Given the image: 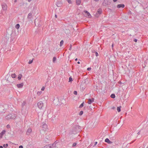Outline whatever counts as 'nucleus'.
Here are the masks:
<instances>
[{"instance_id": "f257e3e1", "label": "nucleus", "mask_w": 148, "mask_h": 148, "mask_svg": "<svg viewBox=\"0 0 148 148\" xmlns=\"http://www.w3.org/2000/svg\"><path fill=\"white\" fill-rule=\"evenodd\" d=\"M81 130V127L78 125H75L70 132L71 134H77L80 132Z\"/></svg>"}, {"instance_id": "f03ea898", "label": "nucleus", "mask_w": 148, "mask_h": 148, "mask_svg": "<svg viewBox=\"0 0 148 148\" xmlns=\"http://www.w3.org/2000/svg\"><path fill=\"white\" fill-rule=\"evenodd\" d=\"M16 116L17 115L14 114H10L6 116V118L8 120L10 119H14Z\"/></svg>"}, {"instance_id": "7ed1b4c3", "label": "nucleus", "mask_w": 148, "mask_h": 148, "mask_svg": "<svg viewBox=\"0 0 148 148\" xmlns=\"http://www.w3.org/2000/svg\"><path fill=\"white\" fill-rule=\"evenodd\" d=\"M11 35V34H9L7 32H6V33L5 35V42L6 43L8 41L9 39V38H10Z\"/></svg>"}, {"instance_id": "20e7f679", "label": "nucleus", "mask_w": 148, "mask_h": 148, "mask_svg": "<svg viewBox=\"0 0 148 148\" xmlns=\"http://www.w3.org/2000/svg\"><path fill=\"white\" fill-rule=\"evenodd\" d=\"M102 10L101 9L99 8L98 9L96 13L95 14L96 17H98L99 15L101 14Z\"/></svg>"}, {"instance_id": "39448f33", "label": "nucleus", "mask_w": 148, "mask_h": 148, "mask_svg": "<svg viewBox=\"0 0 148 148\" xmlns=\"http://www.w3.org/2000/svg\"><path fill=\"white\" fill-rule=\"evenodd\" d=\"M7 81H9V82L11 83H13L14 82V84H15L14 83L15 82V79L13 78H12L11 77H10V76H9L8 78Z\"/></svg>"}, {"instance_id": "423d86ee", "label": "nucleus", "mask_w": 148, "mask_h": 148, "mask_svg": "<svg viewBox=\"0 0 148 148\" xmlns=\"http://www.w3.org/2000/svg\"><path fill=\"white\" fill-rule=\"evenodd\" d=\"M16 37V36L15 34H14L13 33H12L11 34V36L10 37V42H13V41L15 38V37Z\"/></svg>"}, {"instance_id": "0eeeda50", "label": "nucleus", "mask_w": 148, "mask_h": 148, "mask_svg": "<svg viewBox=\"0 0 148 148\" xmlns=\"http://www.w3.org/2000/svg\"><path fill=\"white\" fill-rule=\"evenodd\" d=\"M38 107L40 109H42L43 106V103L42 101H40L37 103Z\"/></svg>"}, {"instance_id": "6e6552de", "label": "nucleus", "mask_w": 148, "mask_h": 148, "mask_svg": "<svg viewBox=\"0 0 148 148\" xmlns=\"http://www.w3.org/2000/svg\"><path fill=\"white\" fill-rule=\"evenodd\" d=\"M41 126L43 128V130H45L47 129V125L45 123H42L41 124Z\"/></svg>"}, {"instance_id": "1a4fd4ad", "label": "nucleus", "mask_w": 148, "mask_h": 148, "mask_svg": "<svg viewBox=\"0 0 148 148\" xmlns=\"http://www.w3.org/2000/svg\"><path fill=\"white\" fill-rule=\"evenodd\" d=\"M56 5L58 7H60L62 5L63 3L61 1H58Z\"/></svg>"}, {"instance_id": "9d476101", "label": "nucleus", "mask_w": 148, "mask_h": 148, "mask_svg": "<svg viewBox=\"0 0 148 148\" xmlns=\"http://www.w3.org/2000/svg\"><path fill=\"white\" fill-rule=\"evenodd\" d=\"M104 3H105V4H103L104 5L110 4V1L109 0H104L103 1V3L104 4Z\"/></svg>"}, {"instance_id": "9b49d317", "label": "nucleus", "mask_w": 148, "mask_h": 148, "mask_svg": "<svg viewBox=\"0 0 148 148\" xmlns=\"http://www.w3.org/2000/svg\"><path fill=\"white\" fill-rule=\"evenodd\" d=\"M8 75L10 76V75H11V76H10V77H12V78H13L14 79V78H15L16 77V75L15 73L10 74V72H9L8 74V75H7V76H8Z\"/></svg>"}, {"instance_id": "f8f14e48", "label": "nucleus", "mask_w": 148, "mask_h": 148, "mask_svg": "<svg viewBox=\"0 0 148 148\" xmlns=\"http://www.w3.org/2000/svg\"><path fill=\"white\" fill-rule=\"evenodd\" d=\"M84 12L86 14V16H87L89 18H90L91 17V16L90 14L88 11L86 10H84Z\"/></svg>"}, {"instance_id": "ddd939ff", "label": "nucleus", "mask_w": 148, "mask_h": 148, "mask_svg": "<svg viewBox=\"0 0 148 148\" xmlns=\"http://www.w3.org/2000/svg\"><path fill=\"white\" fill-rule=\"evenodd\" d=\"M94 98H92L91 99H88V101L87 103L88 104H90L92 103L94 101Z\"/></svg>"}, {"instance_id": "4468645a", "label": "nucleus", "mask_w": 148, "mask_h": 148, "mask_svg": "<svg viewBox=\"0 0 148 148\" xmlns=\"http://www.w3.org/2000/svg\"><path fill=\"white\" fill-rule=\"evenodd\" d=\"M24 83H22L21 84H18L16 85L17 87L18 88H22L23 86Z\"/></svg>"}, {"instance_id": "2eb2a0df", "label": "nucleus", "mask_w": 148, "mask_h": 148, "mask_svg": "<svg viewBox=\"0 0 148 148\" xmlns=\"http://www.w3.org/2000/svg\"><path fill=\"white\" fill-rule=\"evenodd\" d=\"M32 130L31 129V128H29L27 132H26V134L27 135H29L30 134V133L32 132Z\"/></svg>"}, {"instance_id": "dca6fc26", "label": "nucleus", "mask_w": 148, "mask_h": 148, "mask_svg": "<svg viewBox=\"0 0 148 148\" xmlns=\"http://www.w3.org/2000/svg\"><path fill=\"white\" fill-rule=\"evenodd\" d=\"M2 7L4 10H5L7 9V5L5 4H4L2 5Z\"/></svg>"}, {"instance_id": "f3484780", "label": "nucleus", "mask_w": 148, "mask_h": 148, "mask_svg": "<svg viewBox=\"0 0 148 148\" xmlns=\"http://www.w3.org/2000/svg\"><path fill=\"white\" fill-rule=\"evenodd\" d=\"M5 130H3L0 133V138H1L2 137L3 135L5 133Z\"/></svg>"}, {"instance_id": "a211bd4d", "label": "nucleus", "mask_w": 148, "mask_h": 148, "mask_svg": "<svg viewBox=\"0 0 148 148\" xmlns=\"http://www.w3.org/2000/svg\"><path fill=\"white\" fill-rule=\"evenodd\" d=\"M105 141L108 144H112V142L110 141L108 138H106L105 139Z\"/></svg>"}, {"instance_id": "6ab92c4d", "label": "nucleus", "mask_w": 148, "mask_h": 148, "mask_svg": "<svg viewBox=\"0 0 148 148\" xmlns=\"http://www.w3.org/2000/svg\"><path fill=\"white\" fill-rule=\"evenodd\" d=\"M117 7L119 8H123L125 7V5L123 4H118L117 5Z\"/></svg>"}, {"instance_id": "aec40b11", "label": "nucleus", "mask_w": 148, "mask_h": 148, "mask_svg": "<svg viewBox=\"0 0 148 148\" xmlns=\"http://www.w3.org/2000/svg\"><path fill=\"white\" fill-rule=\"evenodd\" d=\"M50 145H51L52 148H55L56 147V142L53 144H50Z\"/></svg>"}, {"instance_id": "412c9836", "label": "nucleus", "mask_w": 148, "mask_h": 148, "mask_svg": "<svg viewBox=\"0 0 148 148\" xmlns=\"http://www.w3.org/2000/svg\"><path fill=\"white\" fill-rule=\"evenodd\" d=\"M50 145V144L46 145L44 146L43 148H52L51 145Z\"/></svg>"}, {"instance_id": "4be33fe9", "label": "nucleus", "mask_w": 148, "mask_h": 148, "mask_svg": "<svg viewBox=\"0 0 148 148\" xmlns=\"http://www.w3.org/2000/svg\"><path fill=\"white\" fill-rule=\"evenodd\" d=\"M4 106L3 105H0V112H3L1 110H4Z\"/></svg>"}, {"instance_id": "5701e85b", "label": "nucleus", "mask_w": 148, "mask_h": 148, "mask_svg": "<svg viewBox=\"0 0 148 148\" xmlns=\"http://www.w3.org/2000/svg\"><path fill=\"white\" fill-rule=\"evenodd\" d=\"M81 3V0H76V5H79Z\"/></svg>"}, {"instance_id": "b1692460", "label": "nucleus", "mask_w": 148, "mask_h": 148, "mask_svg": "<svg viewBox=\"0 0 148 148\" xmlns=\"http://www.w3.org/2000/svg\"><path fill=\"white\" fill-rule=\"evenodd\" d=\"M64 30L65 33L66 34H68L70 32V30L69 29H66V28L64 29Z\"/></svg>"}, {"instance_id": "393cba45", "label": "nucleus", "mask_w": 148, "mask_h": 148, "mask_svg": "<svg viewBox=\"0 0 148 148\" xmlns=\"http://www.w3.org/2000/svg\"><path fill=\"white\" fill-rule=\"evenodd\" d=\"M22 76V75L21 74H20L18 75V78L19 80H20L21 79Z\"/></svg>"}, {"instance_id": "a878e982", "label": "nucleus", "mask_w": 148, "mask_h": 148, "mask_svg": "<svg viewBox=\"0 0 148 148\" xmlns=\"http://www.w3.org/2000/svg\"><path fill=\"white\" fill-rule=\"evenodd\" d=\"M121 106H119V107H117V110L118 112H120L121 111Z\"/></svg>"}, {"instance_id": "bb28decb", "label": "nucleus", "mask_w": 148, "mask_h": 148, "mask_svg": "<svg viewBox=\"0 0 148 148\" xmlns=\"http://www.w3.org/2000/svg\"><path fill=\"white\" fill-rule=\"evenodd\" d=\"M20 26L19 24H17L15 26V27L17 29H18L20 27Z\"/></svg>"}, {"instance_id": "cd10ccee", "label": "nucleus", "mask_w": 148, "mask_h": 148, "mask_svg": "<svg viewBox=\"0 0 148 148\" xmlns=\"http://www.w3.org/2000/svg\"><path fill=\"white\" fill-rule=\"evenodd\" d=\"M110 97L112 98H114L115 97V94L114 93L110 95Z\"/></svg>"}, {"instance_id": "c85d7f7f", "label": "nucleus", "mask_w": 148, "mask_h": 148, "mask_svg": "<svg viewBox=\"0 0 148 148\" xmlns=\"http://www.w3.org/2000/svg\"><path fill=\"white\" fill-rule=\"evenodd\" d=\"M84 102L83 101L79 106V108H82L84 106Z\"/></svg>"}, {"instance_id": "c756f323", "label": "nucleus", "mask_w": 148, "mask_h": 148, "mask_svg": "<svg viewBox=\"0 0 148 148\" xmlns=\"http://www.w3.org/2000/svg\"><path fill=\"white\" fill-rule=\"evenodd\" d=\"M32 16V14L31 13H29L28 14L27 16V18H31Z\"/></svg>"}, {"instance_id": "7c9ffc66", "label": "nucleus", "mask_w": 148, "mask_h": 148, "mask_svg": "<svg viewBox=\"0 0 148 148\" xmlns=\"http://www.w3.org/2000/svg\"><path fill=\"white\" fill-rule=\"evenodd\" d=\"M56 60V57L55 56L53 57V62H55Z\"/></svg>"}, {"instance_id": "2f4dec72", "label": "nucleus", "mask_w": 148, "mask_h": 148, "mask_svg": "<svg viewBox=\"0 0 148 148\" xmlns=\"http://www.w3.org/2000/svg\"><path fill=\"white\" fill-rule=\"evenodd\" d=\"M63 43H64V41L63 40H62L60 42V47H61L62 46Z\"/></svg>"}, {"instance_id": "473e14b6", "label": "nucleus", "mask_w": 148, "mask_h": 148, "mask_svg": "<svg viewBox=\"0 0 148 148\" xmlns=\"http://www.w3.org/2000/svg\"><path fill=\"white\" fill-rule=\"evenodd\" d=\"M26 102L25 101H23L22 104V106L23 107L25 105Z\"/></svg>"}, {"instance_id": "72a5a7b5", "label": "nucleus", "mask_w": 148, "mask_h": 148, "mask_svg": "<svg viewBox=\"0 0 148 148\" xmlns=\"http://www.w3.org/2000/svg\"><path fill=\"white\" fill-rule=\"evenodd\" d=\"M8 146V144H4L3 145V147L5 148H6Z\"/></svg>"}, {"instance_id": "f704fd0d", "label": "nucleus", "mask_w": 148, "mask_h": 148, "mask_svg": "<svg viewBox=\"0 0 148 148\" xmlns=\"http://www.w3.org/2000/svg\"><path fill=\"white\" fill-rule=\"evenodd\" d=\"M72 81H73L72 78L71 77H70L69 78V82H71Z\"/></svg>"}, {"instance_id": "c9c22d12", "label": "nucleus", "mask_w": 148, "mask_h": 148, "mask_svg": "<svg viewBox=\"0 0 148 148\" xmlns=\"http://www.w3.org/2000/svg\"><path fill=\"white\" fill-rule=\"evenodd\" d=\"M42 93V92L41 91H38V92L37 93V94L38 95H40V94H41Z\"/></svg>"}, {"instance_id": "e433bc0d", "label": "nucleus", "mask_w": 148, "mask_h": 148, "mask_svg": "<svg viewBox=\"0 0 148 148\" xmlns=\"http://www.w3.org/2000/svg\"><path fill=\"white\" fill-rule=\"evenodd\" d=\"M33 59L34 58H33V59L32 60H29V61L28 62V63L29 64L32 63L33 62Z\"/></svg>"}, {"instance_id": "4c0bfd02", "label": "nucleus", "mask_w": 148, "mask_h": 148, "mask_svg": "<svg viewBox=\"0 0 148 148\" xmlns=\"http://www.w3.org/2000/svg\"><path fill=\"white\" fill-rule=\"evenodd\" d=\"M83 113V111H80L79 113V115L80 116L82 115Z\"/></svg>"}, {"instance_id": "58836bf2", "label": "nucleus", "mask_w": 148, "mask_h": 148, "mask_svg": "<svg viewBox=\"0 0 148 148\" xmlns=\"http://www.w3.org/2000/svg\"><path fill=\"white\" fill-rule=\"evenodd\" d=\"M68 2L70 4L72 3V1L71 0H67Z\"/></svg>"}, {"instance_id": "ea45409f", "label": "nucleus", "mask_w": 148, "mask_h": 148, "mask_svg": "<svg viewBox=\"0 0 148 148\" xmlns=\"http://www.w3.org/2000/svg\"><path fill=\"white\" fill-rule=\"evenodd\" d=\"M77 143H73L72 145V147H74L76 146V145H77Z\"/></svg>"}, {"instance_id": "a19ab883", "label": "nucleus", "mask_w": 148, "mask_h": 148, "mask_svg": "<svg viewBox=\"0 0 148 148\" xmlns=\"http://www.w3.org/2000/svg\"><path fill=\"white\" fill-rule=\"evenodd\" d=\"M72 47V45L71 44H70V47L69 48V50H71Z\"/></svg>"}, {"instance_id": "79ce46f5", "label": "nucleus", "mask_w": 148, "mask_h": 148, "mask_svg": "<svg viewBox=\"0 0 148 148\" xmlns=\"http://www.w3.org/2000/svg\"><path fill=\"white\" fill-rule=\"evenodd\" d=\"M73 94L75 95H77V92L76 91H74L73 92Z\"/></svg>"}, {"instance_id": "37998d69", "label": "nucleus", "mask_w": 148, "mask_h": 148, "mask_svg": "<svg viewBox=\"0 0 148 148\" xmlns=\"http://www.w3.org/2000/svg\"><path fill=\"white\" fill-rule=\"evenodd\" d=\"M95 55L96 56H98V55H99L97 51H95Z\"/></svg>"}, {"instance_id": "c03bdc74", "label": "nucleus", "mask_w": 148, "mask_h": 148, "mask_svg": "<svg viewBox=\"0 0 148 148\" xmlns=\"http://www.w3.org/2000/svg\"><path fill=\"white\" fill-rule=\"evenodd\" d=\"M45 87L44 86H43L42 87V88H41V90L42 91H43L45 89Z\"/></svg>"}, {"instance_id": "a18cd8bd", "label": "nucleus", "mask_w": 148, "mask_h": 148, "mask_svg": "<svg viewBox=\"0 0 148 148\" xmlns=\"http://www.w3.org/2000/svg\"><path fill=\"white\" fill-rule=\"evenodd\" d=\"M91 69V67H88L87 68V70L88 71H90Z\"/></svg>"}, {"instance_id": "49530a36", "label": "nucleus", "mask_w": 148, "mask_h": 148, "mask_svg": "<svg viewBox=\"0 0 148 148\" xmlns=\"http://www.w3.org/2000/svg\"><path fill=\"white\" fill-rule=\"evenodd\" d=\"M7 128H9L10 127V126L9 125H7L6 126Z\"/></svg>"}, {"instance_id": "de8ad7c7", "label": "nucleus", "mask_w": 148, "mask_h": 148, "mask_svg": "<svg viewBox=\"0 0 148 148\" xmlns=\"http://www.w3.org/2000/svg\"><path fill=\"white\" fill-rule=\"evenodd\" d=\"M140 132H141V130H140L139 131L138 133H137V134L138 135H140Z\"/></svg>"}, {"instance_id": "09e8293b", "label": "nucleus", "mask_w": 148, "mask_h": 148, "mask_svg": "<svg viewBox=\"0 0 148 148\" xmlns=\"http://www.w3.org/2000/svg\"><path fill=\"white\" fill-rule=\"evenodd\" d=\"M134 41L135 42H136L137 41V40L136 39H135L134 40Z\"/></svg>"}, {"instance_id": "8fccbe9b", "label": "nucleus", "mask_w": 148, "mask_h": 148, "mask_svg": "<svg viewBox=\"0 0 148 148\" xmlns=\"http://www.w3.org/2000/svg\"><path fill=\"white\" fill-rule=\"evenodd\" d=\"M19 148H23V146L22 145H20L19 146Z\"/></svg>"}, {"instance_id": "3c124183", "label": "nucleus", "mask_w": 148, "mask_h": 148, "mask_svg": "<svg viewBox=\"0 0 148 148\" xmlns=\"http://www.w3.org/2000/svg\"><path fill=\"white\" fill-rule=\"evenodd\" d=\"M97 142H95L94 146H95L97 144Z\"/></svg>"}, {"instance_id": "603ef678", "label": "nucleus", "mask_w": 148, "mask_h": 148, "mask_svg": "<svg viewBox=\"0 0 148 148\" xmlns=\"http://www.w3.org/2000/svg\"><path fill=\"white\" fill-rule=\"evenodd\" d=\"M63 126V125L62 124H61L59 126V127H62Z\"/></svg>"}, {"instance_id": "864d4df0", "label": "nucleus", "mask_w": 148, "mask_h": 148, "mask_svg": "<svg viewBox=\"0 0 148 148\" xmlns=\"http://www.w3.org/2000/svg\"><path fill=\"white\" fill-rule=\"evenodd\" d=\"M113 46H114V44H112L111 45V47H112V48H113Z\"/></svg>"}, {"instance_id": "5fc2aeb1", "label": "nucleus", "mask_w": 148, "mask_h": 148, "mask_svg": "<svg viewBox=\"0 0 148 148\" xmlns=\"http://www.w3.org/2000/svg\"><path fill=\"white\" fill-rule=\"evenodd\" d=\"M3 146H0V148H3Z\"/></svg>"}, {"instance_id": "6e6d98bb", "label": "nucleus", "mask_w": 148, "mask_h": 148, "mask_svg": "<svg viewBox=\"0 0 148 148\" xmlns=\"http://www.w3.org/2000/svg\"><path fill=\"white\" fill-rule=\"evenodd\" d=\"M55 17L56 18H57V15L56 14H55Z\"/></svg>"}, {"instance_id": "4d7b16f0", "label": "nucleus", "mask_w": 148, "mask_h": 148, "mask_svg": "<svg viewBox=\"0 0 148 148\" xmlns=\"http://www.w3.org/2000/svg\"><path fill=\"white\" fill-rule=\"evenodd\" d=\"M115 108V107H113L112 108V109H114Z\"/></svg>"}, {"instance_id": "13d9d810", "label": "nucleus", "mask_w": 148, "mask_h": 148, "mask_svg": "<svg viewBox=\"0 0 148 148\" xmlns=\"http://www.w3.org/2000/svg\"><path fill=\"white\" fill-rule=\"evenodd\" d=\"M77 63L78 64H80V62H79V61H78L77 62Z\"/></svg>"}, {"instance_id": "bf43d9fd", "label": "nucleus", "mask_w": 148, "mask_h": 148, "mask_svg": "<svg viewBox=\"0 0 148 148\" xmlns=\"http://www.w3.org/2000/svg\"><path fill=\"white\" fill-rule=\"evenodd\" d=\"M77 58H76L75 59V61H77Z\"/></svg>"}, {"instance_id": "052dcab7", "label": "nucleus", "mask_w": 148, "mask_h": 148, "mask_svg": "<svg viewBox=\"0 0 148 148\" xmlns=\"http://www.w3.org/2000/svg\"><path fill=\"white\" fill-rule=\"evenodd\" d=\"M17 2V0H15L14 1V2L15 3H16Z\"/></svg>"}, {"instance_id": "680f3d73", "label": "nucleus", "mask_w": 148, "mask_h": 148, "mask_svg": "<svg viewBox=\"0 0 148 148\" xmlns=\"http://www.w3.org/2000/svg\"><path fill=\"white\" fill-rule=\"evenodd\" d=\"M95 1H98L99 0H94Z\"/></svg>"}, {"instance_id": "e2e57ef3", "label": "nucleus", "mask_w": 148, "mask_h": 148, "mask_svg": "<svg viewBox=\"0 0 148 148\" xmlns=\"http://www.w3.org/2000/svg\"><path fill=\"white\" fill-rule=\"evenodd\" d=\"M32 0H28L29 2H30Z\"/></svg>"}, {"instance_id": "0e129e2a", "label": "nucleus", "mask_w": 148, "mask_h": 148, "mask_svg": "<svg viewBox=\"0 0 148 148\" xmlns=\"http://www.w3.org/2000/svg\"><path fill=\"white\" fill-rule=\"evenodd\" d=\"M56 142V144H57V143L56 142V141H55Z\"/></svg>"}, {"instance_id": "69168bd1", "label": "nucleus", "mask_w": 148, "mask_h": 148, "mask_svg": "<svg viewBox=\"0 0 148 148\" xmlns=\"http://www.w3.org/2000/svg\"><path fill=\"white\" fill-rule=\"evenodd\" d=\"M142 135H143V134H141V136H142Z\"/></svg>"}, {"instance_id": "338daca9", "label": "nucleus", "mask_w": 148, "mask_h": 148, "mask_svg": "<svg viewBox=\"0 0 148 148\" xmlns=\"http://www.w3.org/2000/svg\"><path fill=\"white\" fill-rule=\"evenodd\" d=\"M109 9L110 10H111V9Z\"/></svg>"}]
</instances>
